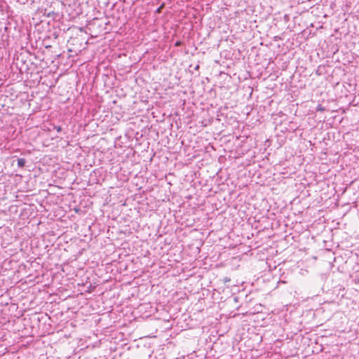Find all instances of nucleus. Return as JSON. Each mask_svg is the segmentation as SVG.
<instances>
[{
  "label": "nucleus",
  "instance_id": "f257e3e1",
  "mask_svg": "<svg viewBox=\"0 0 359 359\" xmlns=\"http://www.w3.org/2000/svg\"><path fill=\"white\" fill-rule=\"evenodd\" d=\"M25 163H26V160L25 158H20L17 160V165L19 168L24 167Z\"/></svg>",
  "mask_w": 359,
  "mask_h": 359
},
{
  "label": "nucleus",
  "instance_id": "f03ea898",
  "mask_svg": "<svg viewBox=\"0 0 359 359\" xmlns=\"http://www.w3.org/2000/svg\"><path fill=\"white\" fill-rule=\"evenodd\" d=\"M55 128H56V130H57V132H60V131H61V130H62V128H61V127H60V126H57V127H55Z\"/></svg>",
  "mask_w": 359,
  "mask_h": 359
},
{
  "label": "nucleus",
  "instance_id": "7ed1b4c3",
  "mask_svg": "<svg viewBox=\"0 0 359 359\" xmlns=\"http://www.w3.org/2000/svg\"><path fill=\"white\" fill-rule=\"evenodd\" d=\"M74 210V211L76 212H79V208H75Z\"/></svg>",
  "mask_w": 359,
  "mask_h": 359
}]
</instances>
